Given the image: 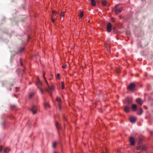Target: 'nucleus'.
<instances>
[{"label": "nucleus", "instance_id": "obj_40", "mask_svg": "<svg viewBox=\"0 0 153 153\" xmlns=\"http://www.w3.org/2000/svg\"><path fill=\"white\" fill-rule=\"evenodd\" d=\"M54 153H57L56 152H54Z\"/></svg>", "mask_w": 153, "mask_h": 153}, {"label": "nucleus", "instance_id": "obj_1", "mask_svg": "<svg viewBox=\"0 0 153 153\" xmlns=\"http://www.w3.org/2000/svg\"><path fill=\"white\" fill-rule=\"evenodd\" d=\"M59 15V13L56 11L54 10L52 11V14L51 15V20L54 23L55 21L57 19Z\"/></svg>", "mask_w": 153, "mask_h": 153}, {"label": "nucleus", "instance_id": "obj_21", "mask_svg": "<svg viewBox=\"0 0 153 153\" xmlns=\"http://www.w3.org/2000/svg\"><path fill=\"white\" fill-rule=\"evenodd\" d=\"M34 95V92H31L30 93L29 95V97L30 98H32V97L33 96V95Z\"/></svg>", "mask_w": 153, "mask_h": 153}, {"label": "nucleus", "instance_id": "obj_34", "mask_svg": "<svg viewBox=\"0 0 153 153\" xmlns=\"http://www.w3.org/2000/svg\"><path fill=\"white\" fill-rule=\"evenodd\" d=\"M142 139H139V142L140 143H141V141H142Z\"/></svg>", "mask_w": 153, "mask_h": 153}, {"label": "nucleus", "instance_id": "obj_9", "mask_svg": "<svg viewBox=\"0 0 153 153\" xmlns=\"http://www.w3.org/2000/svg\"><path fill=\"white\" fill-rule=\"evenodd\" d=\"M129 140H130V143L131 145L133 146L134 144V142H135L134 139L133 137H130V138H129Z\"/></svg>", "mask_w": 153, "mask_h": 153}, {"label": "nucleus", "instance_id": "obj_18", "mask_svg": "<svg viewBox=\"0 0 153 153\" xmlns=\"http://www.w3.org/2000/svg\"><path fill=\"white\" fill-rule=\"evenodd\" d=\"M83 14L84 13L83 11L82 10L80 11L79 16L81 19H82Z\"/></svg>", "mask_w": 153, "mask_h": 153}, {"label": "nucleus", "instance_id": "obj_12", "mask_svg": "<svg viewBox=\"0 0 153 153\" xmlns=\"http://www.w3.org/2000/svg\"><path fill=\"white\" fill-rule=\"evenodd\" d=\"M56 100L57 101L59 102V108L60 110L61 109V106L60 105V103L62 102V100L60 98L57 97L56 99Z\"/></svg>", "mask_w": 153, "mask_h": 153}, {"label": "nucleus", "instance_id": "obj_31", "mask_svg": "<svg viewBox=\"0 0 153 153\" xmlns=\"http://www.w3.org/2000/svg\"><path fill=\"white\" fill-rule=\"evenodd\" d=\"M3 147L2 146H0V152H1L2 150Z\"/></svg>", "mask_w": 153, "mask_h": 153}, {"label": "nucleus", "instance_id": "obj_39", "mask_svg": "<svg viewBox=\"0 0 153 153\" xmlns=\"http://www.w3.org/2000/svg\"><path fill=\"white\" fill-rule=\"evenodd\" d=\"M24 49V48H22V50H23Z\"/></svg>", "mask_w": 153, "mask_h": 153}, {"label": "nucleus", "instance_id": "obj_5", "mask_svg": "<svg viewBox=\"0 0 153 153\" xmlns=\"http://www.w3.org/2000/svg\"><path fill=\"white\" fill-rule=\"evenodd\" d=\"M30 110L32 111L33 114H36L37 111V108L36 106L35 105H32L31 108Z\"/></svg>", "mask_w": 153, "mask_h": 153}, {"label": "nucleus", "instance_id": "obj_33", "mask_svg": "<svg viewBox=\"0 0 153 153\" xmlns=\"http://www.w3.org/2000/svg\"><path fill=\"white\" fill-rule=\"evenodd\" d=\"M16 91H18L19 89V88L17 87V88H16Z\"/></svg>", "mask_w": 153, "mask_h": 153}, {"label": "nucleus", "instance_id": "obj_32", "mask_svg": "<svg viewBox=\"0 0 153 153\" xmlns=\"http://www.w3.org/2000/svg\"><path fill=\"white\" fill-rule=\"evenodd\" d=\"M20 65H21V66H23V63L22 62L21 59H20Z\"/></svg>", "mask_w": 153, "mask_h": 153}, {"label": "nucleus", "instance_id": "obj_4", "mask_svg": "<svg viewBox=\"0 0 153 153\" xmlns=\"http://www.w3.org/2000/svg\"><path fill=\"white\" fill-rule=\"evenodd\" d=\"M118 5H117L115 6V8L113 9V10H115V13L116 14H118L120 13L123 10V8L121 7H120L119 8H117V7Z\"/></svg>", "mask_w": 153, "mask_h": 153}, {"label": "nucleus", "instance_id": "obj_41", "mask_svg": "<svg viewBox=\"0 0 153 153\" xmlns=\"http://www.w3.org/2000/svg\"><path fill=\"white\" fill-rule=\"evenodd\" d=\"M137 153H140V152H137Z\"/></svg>", "mask_w": 153, "mask_h": 153}, {"label": "nucleus", "instance_id": "obj_16", "mask_svg": "<svg viewBox=\"0 0 153 153\" xmlns=\"http://www.w3.org/2000/svg\"><path fill=\"white\" fill-rule=\"evenodd\" d=\"M44 105L45 108H50V106L49 103L48 102H45L44 104Z\"/></svg>", "mask_w": 153, "mask_h": 153}, {"label": "nucleus", "instance_id": "obj_17", "mask_svg": "<svg viewBox=\"0 0 153 153\" xmlns=\"http://www.w3.org/2000/svg\"><path fill=\"white\" fill-rule=\"evenodd\" d=\"M126 102L128 104L131 103L132 102L131 100L128 98H127L126 99Z\"/></svg>", "mask_w": 153, "mask_h": 153}, {"label": "nucleus", "instance_id": "obj_26", "mask_svg": "<svg viewBox=\"0 0 153 153\" xmlns=\"http://www.w3.org/2000/svg\"><path fill=\"white\" fill-rule=\"evenodd\" d=\"M67 66H68V65H67L65 64V65H63L62 66V68L63 69H65V68H66L67 67Z\"/></svg>", "mask_w": 153, "mask_h": 153}, {"label": "nucleus", "instance_id": "obj_27", "mask_svg": "<svg viewBox=\"0 0 153 153\" xmlns=\"http://www.w3.org/2000/svg\"><path fill=\"white\" fill-rule=\"evenodd\" d=\"M8 147L6 148H5V149H4V153H6L7 152V150H8Z\"/></svg>", "mask_w": 153, "mask_h": 153}, {"label": "nucleus", "instance_id": "obj_25", "mask_svg": "<svg viewBox=\"0 0 153 153\" xmlns=\"http://www.w3.org/2000/svg\"><path fill=\"white\" fill-rule=\"evenodd\" d=\"M56 144H57V142H54L53 143V147L54 148H55Z\"/></svg>", "mask_w": 153, "mask_h": 153}, {"label": "nucleus", "instance_id": "obj_3", "mask_svg": "<svg viewBox=\"0 0 153 153\" xmlns=\"http://www.w3.org/2000/svg\"><path fill=\"white\" fill-rule=\"evenodd\" d=\"M37 82L36 83V85L39 88V90H40L42 94H43V92L42 89L40 88V87L42 85V82H41L39 81V78L38 77L37 78Z\"/></svg>", "mask_w": 153, "mask_h": 153}, {"label": "nucleus", "instance_id": "obj_19", "mask_svg": "<svg viewBox=\"0 0 153 153\" xmlns=\"http://www.w3.org/2000/svg\"><path fill=\"white\" fill-rule=\"evenodd\" d=\"M61 83V88L62 89H65V85L64 83L63 82H62Z\"/></svg>", "mask_w": 153, "mask_h": 153}, {"label": "nucleus", "instance_id": "obj_15", "mask_svg": "<svg viewBox=\"0 0 153 153\" xmlns=\"http://www.w3.org/2000/svg\"><path fill=\"white\" fill-rule=\"evenodd\" d=\"M91 5L94 7H95L96 6V1L95 0H91Z\"/></svg>", "mask_w": 153, "mask_h": 153}, {"label": "nucleus", "instance_id": "obj_8", "mask_svg": "<svg viewBox=\"0 0 153 153\" xmlns=\"http://www.w3.org/2000/svg\"><path fill=\"white\" fill-rule=\"evenodd\" d=\"M130 106L128 105H126L124 107V111L127 113H128L130 111Z\"/></svg>", "mask_w": 153, "mask_h": 153}, {"label": "nucleus", "instance_id": "obj_20", "mask_svg": "<svg viewBox=\"0 0 153 153\" xmlns=\"http://www.w3.org/2000/svg\"><path fill=\"white\" fill-rule=\"evenodd\" d=\"M55 125L58 129L60 128V126L57 122H56L55 123Z\"/></svg>", "mask_w": 153, "mask_h": 153}, {"label": "nucleus", "instance_id": "obj_29", "mask_svg": "<svg viewBox=\"0 0 153 153\" xmlns=\"http://www.w3.org/2000/svg\"><path fill=\"white\" fill-rule=\"evenodd\" d=\"M111 21L113 22H115V19L113 18H111Z\"/></svg>", "mask_w": 153, "mask_h": 153}, {"label": "nucleus", "instance_id": "obj_30", "mask_svg": "<svg viewBox=\"0 0 153 153\" xmlns=\"http://www.w3.org/2000/svg\"><path fill=\"white\" fill-rule=\"evenodd\" d=\"M120 69L119 68H117L116 70V72L118 73H119L120 72Z\"/></svg>", "mask_w": 153, "mask_h": 153}, {"label": "nucleus", "instance_id": "obj_35", "mask_svg": "<svg viewBox=\"0 0 153 153\" xmlns=\"http://www.w3.org/2000/svg\"><path fill=\"white\" fill-rule=\"evenodd\" d=\"M51 78H50L49 79V80H51Z\"/></svg>", "mask_w": 153, "mask_h": 153}, {"label": "nucleus", "instance_id": "obj_38", "mask_svg": "<svg viewBox=\"0 0 153 153\" xmlns=\"http://www.w3.org/2000/svg\"><path fill=\"white\" fill-rule=\"evenodd\" d=\"M105 150H106V152H107V149H105Z\"/></svg>", "mask_w": 153, "mask_h": 153}, {"label": "nucleus", "instance_id": "obj_2", "mask_svg": "<svg viewBox=\"0 0 153 153\" xmlns=\"http://www.w3.org/2000/svg\"><path fill=\"white\" fill-rule=\"evenodd\" d=\"M45 73L44 72L43 74V76L45 79V80L46 83L47 84V85L48 86V87L49 88V89H47L46 90L48 92H49V91H53L55 89V86L54 85H52V86L51 87H49V85L48 84V82L47 81V80H46V79L45 77Z\"/></svg>", "mask_w": 153, "mask_h": 153}, {"label": "nucleus", "instance_id": "obj_13", "mask_svg": "<svg viewBox=\"0 0 153 153\" xmlns=\"http://www.w3.org/2000/svg\"><path fill=\"white\" fill-rule=\"evenodd\" d=\"M136 102L140 105H142L143 101L140 98H138L136 100Z\"/></svg>", "mask_w": 153, "mask_h": 153}, {"label": "nucleus", "instance_id": "obj_6", "mask_svg": "<svg viewBox=\"0 0 153 153\" xmlns=\"http://www.w3.org/2000/svg\"><path fill=\"white\" fill-rule=\"evenodd\" d=\"M108 32H110L112 30V25L110 23H108L107 27Z\"/></svg>", "mask_w": 153, "mask_h": 153}, {"label": "nucleus", "instance_id": "obj_10", "mask_svg": "<svg viewBox=\"0 0 153 153\" xmlns=\"http://www.w3.org/2000/svg\"><path fill=\"white\" fill-rule=\"evenodd\" d=\"M135 85L134 84L131 83L128 86V89L131 90L135 87Z\"/></svg>", "mask_w": 153, "mask_h": 153}, {"label": "nucleus", "instance_id": "obj_37", "mask_svg": "<svg viewBox=\"0 0 153 153\" xmlns=\"http://www.w3.org/2000/svg\"><path fill=\"white\" fill-rule=\"evenodd\" d=\"M101 153H105L104 152H102Z\"/></svg>", "mask_w": 153, "mask_h": 153}, {"label": "nucleus", "instance_id": "obj_7", "mask_svg": "<svg viewBox=\"0 0 153 153\" xmlns=\"http://www.w3.org/2000/svg\"><path fill=\"white\" fill-rule=\"evenodd\" d=\"M65 16V12L64 11L61 12L60 15V20L61 21H63L64 20Z\"/></svg>", "mask_w": 153, "mask_h": 153}, {"label": "nucleus", "instance_id": "obj_36", "mask_svg": "<svg viewBox=\"0 0 153 153\" xmlns=\"http://www.w3.org/2000/svg\"><path fill=\"white\" fill-rule=\"evenodd\" d=\"M50 75L51 76V77H52L53 75H52V74H50Z\"/></svg>", "mask_w": 153, "mask_h": 153}, {"label": "nucleus", "instance_id": "obj_14", "mask_svg": "<svg viewBox=\"0 0 153 153\" xmlns=\"http://www.w3.org/2000/svg\"><path fill=\"white\" fill-rule=\"evenodd\" d=\"M137 108V106L136 104H133L132 105L131 108L133 111H135L136 110Z\"/></svg>", "mask_w": 153, "mask_h": 153}, {"label": "nucleus", "instance_id": "obj_23", "mask_svg": "<svg viewBox=\"0 0 153 153\" xmlns=\"http://www.w3.org/2000/svg\"><path fill=\"white\" fill-rule=\"evenodd\" d=\"M102 4L103 6H105L107 4V1L105 0H103L102 1Z\"/></svg>", "mask_w": 153, "mask_h": 153}, {"label": "nucleus", "instance_id": "obj_24", "mask_svg": "<svg viewBox=\"0 0 153 153\" xmlns=\"http://www.w3.org/2000/svg\"><path fill=\"white\" fill-rule=\"evenodd\" d=\"M60 75L59 74H57L56 76V79H59V80L60 79Z\"/></svg>", "mask_w": 153, "mask_h": 153}, {"label": "nucleus", "instance_id": "obj_28", "mask_svg": "<svg viewBox=\"0 0 153 153\" xmlns=\"http://www.w3.org/2000/svg\"><path fill=\"white\" fill-rule=\"evenodd\" d=\"M141 148L142 150H145L146 149V147L145 146H143L141 147Z\"/></svg>", "mask_w": 153, "mask_h": 153}, {"label": "nucleus", "instance_id": "obj_11", "mask_svg": "<svg viewBox=\"0 0 153 153\" xmlns=\"http://www.w3.org/2000/svg\"><path fill=\"white\" fill-rule=\"evenodd\" d=\"M136 118L134 117H130L129 118V120L132 123H135L136 121Z\"/></svg>", "mask_w": 153, "mask_h": 153}, {"label": "nucleus", "instance_id": "obj_22", "mask_svg": "<svg viewBox=\"0 0 153 153\" xmlns=\"http://www.w3.org/2000/svg\"><path fill=\"white\" fill-rule=\"evenodd\" d=\"M140 112L138 113L137 114L138 115H140L143 113V110L142 109V108H140Z\"/></svg>", "mask_w": 153, "mask_h": 153}]
</instances>
